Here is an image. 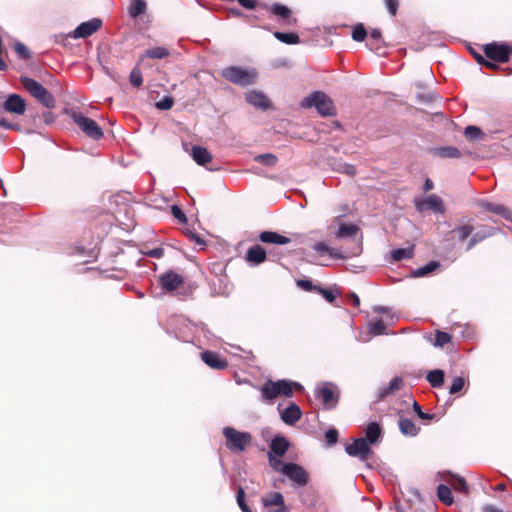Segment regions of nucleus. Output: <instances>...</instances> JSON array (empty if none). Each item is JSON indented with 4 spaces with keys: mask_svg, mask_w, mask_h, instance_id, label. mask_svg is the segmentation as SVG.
<instances>
[{
    "mask_svg": "<svg viewBox=\"0 0 512 512\" xmlns=\"http://www.w3.org/2000/svg\"><path fill=\"white\" fill-rule=\"evenodd\" d=\"M452 337L449 333L443 331H437L432 344L435 347H443L451 341Z\"/></svg>",
    "mask_w": 512,
    "mask_h": 512,
    "instance_id": "44",
    "label": "nucleus"
},
{
    "mask_svg": "<svg viewBox=\"0 0 512 512\" xmlns=\"http://www.w3.org/2000/svg\"><path fill=\"white\" fill-rule=\"evenodd\" d=\"M221 76L235 85L246 87L255 83L257 74L254 69L228 66L221 71Z\"/></svg>",
    "mask_w": 512,
    "mask_h": 512,
    "instance_id": "3",
    "label": "nucleus"
},
{
    "mask_svg": "<svg viewBox=\"0 0 512 512\" xmlns=\"http://www.w3.org/2000/svg\"><path fill=\"white\" fill-rule=\"evenodd\" d=\"M485 57L498 63H505L509 60L511 47L504 43H490L483 47Z\"/></svg>",
    "mask_w": 512,
    "mask_h": 512,
    "instance_id": "8",
    "label": "nucleus"
},
{
    "mask_svg": "<svg viewBox=\"0 0 512 512\" xmlns=\"http://www.w3.org/2000/svg\"><path fill=\"white\" fill-rule=\"evenodd\" d=\"M290 447L289 441L284 436H275L269 446L268 454L282 457Z\"/></svg>",
    "mask_w": 512,
    "mask_h": 512,
    "instance_id": "19",
    "label": "nucleus"
},
{
    "mask_svg": "<svg viewBox=\"0 0 512 512\" xmlns=\"http://www.w3.org/2000/svg\"><path fill=\"white\" fill-rule=\"evenodd\" d=\"M446 474H447L448 478H445V480L452 486V488L456 492H462L465 494L469 493L468 485L466 483V480L463 477L453 474L449 471L446 472Z\"/></svg>",
    "mask_w": 512,
    "mask_h": 512,
    "instance_id": "25",
    "label": "nucleus"
},
{
    "mask_svg": "<svg viewBox=\"0 0 512 512\" xmlns=\"http://www.w3.org/2000/svg\"><path fill=\"white\" fill-rule=\"evenodd\" d=\"M440 266V263L437 261H430L426 265L419 267L413 272L415 277H423L428 275L429 273L435 271Z\"/></svg>",
    "mask_w": 512,
    "mask_h": 512,
    "instance_id": "38",
    "label": "nucleus"
},
{
    "mask_svg": "<svg viewBox=\"0 0 512 512\" xmlns=\"http://www.w3.org/2000/svg\"><path fill=\"white\" fill-rule=\"evenodd\" d=\"M147 254L153 258H161L164 254V250L162 248L157 247L150 250Z\"/></svg>",
    "mask_w": 512,
    "mask_h": 512,
    "instance_id": "64",
    "label": "nucleus"
},
{
    "mask_svg": "<svg viewBox=\"0 0 512 512\" xmlns=\"http://www.w3.org/2000/svg\"><path fill=\"white\" fill-rule=\"evenodd\" d=\"M270 12L275 16L279 17L281 20H284L287 24L295 23V19L290 18L291 11L290 9L282 4H273L270 7Z\"/></svg>",
    "mask_w": 512,
    "mask_h": 512,
    "instance_id": "30",
    "label": "nucleus"
},
{
    "mask_svg": "<svg viewBox=\"0 0 512 512\" xmlns=\"http://www.w3.org/2000/svg\"><path fill=\"white\" fill-rule=\"evenodd\" d=\"M437 497L445 505H452L454 498L452 496L451 488L446 484H440L437 487Z\"/></svg>",
    "mask_w": 512,
    "mask_h": 512,
    "instance_id": "31",
    "label": "nucleus"
},
{
    "mask_svg": "<svg viewBox=\"0 0 512 512\" xmlns=\"http://www.w3.org/2000/svg\"><path fill=\"white\" fill-rule=\"evenodd\" d=\"M170 55V52L167 48L157 46L152 47L144 51L143 57L151 58V59H163Z\"/></svg>",
    "mask_w": 512,
    "mask_h": 512,
    "instance_id": "33",
    "label": "nucleus"
},
{
    "mask_svg": "<svg viewBox=\"0 0 512 512\" xmlns=\"http://www.w3.org/2000/svg\"><path fill=\"white\" fill-rule=\"evenodd\" d=\"M368 49L375 53H379L385 46V42L382 38V33L379 29L374 28L370 31L368 42L366 43Z\"/></svg>",
    "mask_w": 512,
    "mask_h": 512,
    "instance_id": "24",
    "label": "nucleus"
},
{
    "mask_svg": "<svg viewBox=\"0 0 512 512\" xmlns=\"http://www.w3.org/2000/svg\"><path fill=\"white\" fill-rule=\"evenodd\" d=\"M185 234L186 236L191 239L192 241H194L197 245L199 246H203L205 245V242L204 240L197 234L195 233L194 231L190 230V229H187L185 231Z\"/></svg>",
    "mask_w": 512,
    "mask_h": 512,
    "instance_id": "60",
    "label": "nucleus"
},
{
    "mask_svg": "<svg viewBox=\"0 0 512 512\" xmlns=\"http://www.w3.org/2000/svg\"><path fill=\"white\" fill-rule=\"evenodd\" d=\"M305 108L315 107L322 116H333L335 108L332 100L323 92L315 91L302 101Z\"/></svg>",
    "mask_w": 512,
    "mask_h": 512,
    "instance_id": "4",
    "label": "nucleus"
},
{
    "mask_svg": "<svg viewBox=\"0 0 512 512\" xmlns=\"http://www.w3.org/2000/svg\"><path fill=\"white\" fill-rule=\"evenodd\" d=\"M102 26L100 18H92L78 25L69 36L74 39L87 38L97 32Z\"/></svg>",
    "mask_w": 512,
    "mask_h": 512,
    "instance_id": "10",
    "label": "nucleus"
},
{
    "mask_svg": "<svg viewBox=\"0 0 512 512\" xmlns=\"http://www.w3.org/2000/svg\"><path fill=\"white\" fill-rule=\"evenodd\" d=\"M171 213L180 223H187V216L178 205L174 204L171 206Z\"/></svg>",
    "mask_w": 512,
    "mask_h": 512,
    "instance_id": "53",
    "label": "nucleus"
},
{
    "mask_svg": "<svg viewBox=\"0 0 512 512\" xmlns=\"http://www.w3.org/2000/svg\"><path fill=\"white\" fill-rule=\"evenodd\" d=\"M473 232V226L469 224L457 226L451 233H456L460 241L467 239Z\"/></svg>",
    "mask_w": 512,
    "mask_h": 512,
    "instance_id": "42",
    "label": "nucleus"
},
{
    "mask_svg": "<svg viewBox=\"0 0 512 512\" xmlns=\"http://www.w3.org/2000/svg\"><path fill=\"white\" fill-rule=\"evenodd\" d=\"M368 331L374 336L386 334V326L381 319H378L368 325Z\"/></svg>",
    "mask_w": 512,
    "mask_h": 512,
    "instance_id": "41",
    "label": "nucleus"
},
{
    "mask_svg": "<svg viewBox=\"0 0 512 512\" xmlns=\"http://www.w3.org/2000/svg\"><path fill=\"white\" fill-rule=\"evenodd\" d=\"M313 249L321 254L330 252V247L326 245L324 242H318L313 246Z\"/></svg>",
    "mask_w": 512,
    "mask_h": 512,
    "instance_id": "61",
    "label": "nucleus"
},
{
    "mask_svg": "<svg viewBox=\"0 0 512 512\" xmlns=\"http://www.w3.org/2000/svg\"><path fill=\"white\" fill-rule=\"evenodd\" d=\"M317 293L321 294L329 303H333L336 299V294L332 290L322 288L321 286L317 288Z\"/></svg>",
    "mask_w": 512,
    "mask_h": 512,
    "instance_id": "58",
    "label": "nucleus"
},
{
    "mask_svg": "<svg viewBox=\"0 0 512 512\" xmlns=\"http://www.w3.org/2000/svg\"><path fill=\"white\" fill-rule=\"evenodd\" d=\"M444 377H445V374L442 370L440 369H435V370H432L430 371L428 374H427V381L430 383V385L434 388H438V387H441L444 383Z\"/></svg>",
    "mask_w": 512,
    "mask_h": 512,
    "instance_id": "34",
    "label": "nucleus"
},
{
    "mask_svg": "<svg viewBox=\"0 0 512 512\" xmlns=\"http://www.w3.org/2000/svg\"><path fill=\"white\" fill-rule=\"evenodd\" d=\"M413 410L420 419L432 420L434 418L433 414L423 412L421 406L416 401L413 402Z\"/></svg>",
    "mask_w": 512,
    "mask_h": 512,
    "instance_id": "57",
    "label": "nucleus"
},
{
    "mask_svg": "<svg viewBox=\"0 0 512 512\" xmlns=\"http://www.w3.org/2000/svg\"><path fill=\"white\" fill-rule=\"evenodd\" d=\"M335 170L341 173H345L346 175L353 176L356 174V167L352 164L346 162H338L336 163Z\"/></svg>",
    "mask_w": 512,
    "mask_h": 512,
    "instance_id": "47",
    "label": "nucleus"
},
{
    "mask_svg": "<svg viewBox=\"0 0 512 512\" xmlns=\"http://www.w3.org/2000/svg\"><path fill=\"white\" fill-rule=\"evenodd\" d=\"M415 209L419 213L431 211L434 214H444L446 212L443 200L436 194H429L426 197L414 199Z\"/></svg>",
    "mask_w": 512,
    "mask_h": 512,
    "instance_id": "7",
    "label": "nucleus"
},
{
    "mask_svg": "<svg viewBox=\"0 0 512 512\" xmlns=\"http://www.w3.org/2000/svg\"><path fill=\"white\" fill-rule=\"evenodd\" d=\"M147 10V3L145 0H131L127 8L128 15L132 19L139 18Z\"/></svg>",
    "mask_w": 512,
    "mask_h": 512,
    "instance_id": "29",
    "label": "nucleus"
},
{
    "mask_svg": "<svg viewBox=\"0 0 512 512\" xmlns=\"http://www.w3.org/2000/svg\"><path fill=\"white\" fill-rule=\"evenodd\" d=\"M404 385V381L401 377L395 376L387 386H382L378 388V399L383 400L387 396L395 393L402 389Z\"/></svg>",
    "mask_w": 512,
    "mask_h": 512,
    "instance_id": "20",
    "label": "nucleus"
},
{
    "mask_svg": "<svg viewBox=\"0 0 512 512\" xmlns=\"http://www.w3.org/2000/svg\"><path fill=\"white\" fill-rule=\"evenodd\" d=\"M267 456H268V461H269V465L270 467L275 471V472H278V473H281L283 474L284 473V467L287 466V463H284L280 457H278L277 455H272V454H268L267 453Z\"/></svg>",
    "mask_w": 512,
    "mask_h": 512,
    "instance_id": "40",
    "label": "nucleus"
},
{
    "mask_svg": "<svg viewBox=\"0 0 512 512\" xmlns=\"http://www.w3.org/2000/svg\"><path fill=\"white\" fill-rule=\"evenodd\" d=\"M246 101L254 106L255 108H259L262 110H267L270 106V102L265 94L260 91L252 90L245 94Z\"/></svg>",
    "mask_w": 512,
    "mask_h": 512,
    "instance_id": "18",
    "label": "nucleus"
},
{
    "mask_svg": "<svg viewBox=\"0 0 512 512\" xmlns=\"http://www.w3.org/2000/svg\"><path fill=\"white\" fill-rule=\"evenodd\" d=\"M70 117L87 137L94 140H99L103 137V131L101 127L93 119L86 117L82 113L76 111H73L70 114Z\"/></svg>",
    "mask_w": 512,
    "mask_h": 512,
    "instance_id": "6",
    "label": "nucleus"
},
{
    "mask_svg": "<svg viewBox=\"0 0 512 512\" xmlns=\"http://www.w3.org/2000/svg\"><path fill=\"white\" fill-rule=\"evenodd\" d=\"M326 443L331 446L336 444L338 440V431L335 428H330L325 432Z\"/></svg>",
    "mask_w": 512,
    "mask_h": 512,
    "instance_id": "56",
    "label": "nucleus"
},
{
    "mask_svg": "<svg viewBox=\"0 0 512 512\" xmlns=\"http://www.w3.org/2000/svg\"><path fill=\"white\" fill-rule=\"evenodd\" d=\"M26 107L25 99L16 93L9 94L3 103L5 111L17 115H23L26 111Z\"/></svg>",
    "mask_w": 512,
    "mask_h": 512,
    "instance_id": "14",
    "label": "nucleus"
},
{
    "mask_svg": "<svg viewBox=\"0 0 512 512\" xmlns=\"http://www.w3.org/2000/svg\"><path fill=\"white\" fill-rule=\"evenodd\" d=\"M361 251H362V248H361V246H360V245H357L356 250H355L354 252L350 253V254H344L343 252H341V251H340V250H338V249H333V248H331V249H330V252H329V255H330L331 257H334V258L345 259V258H347V257H349V256H355V255H358V254H360V253H361Z\"/></svg>",
    "mask_w": 512,
    "mask_h": 512,
    "instance_id": "48",
    "label": "nucleus"
},
{
    "mask_svg": "<svg viewBox=\"0 0 512 512\" xmlns=\"http://www.w3.org/2000/svg\"><path fill=\"white\" fill-rule=\"evenodd\" d=\"M265 512H289L284 497L280 492H270L262 496Z\"/></svg>",
    "mask_w": 512,
    "mask_h": 512,
    "instance_id": "9",
    "label": "nucleus"
},
{
    "mask_svg": "<svg viewBox=\"0 0 512 512\" xmlns=\"http://www.w3.org/2000/svg\"><path fill=\"white\" fill-rule=\"evenodd\" d=\"M15 52L21 59H29L31 57L30 51L27 49V47L21 43L17 42L14 46Z\"/></svg>",
    "mask_w": 512,
    "mask_h": 512,
    "instance_id": "52",
    "label": "nucleus"
},
{
    "mask_svg": "<svg viewBox=\"0 0 512 512\" xmlns=\"http://www.w3.org/2000/svg\"><path fill=\"white\" fill-rule=\"evenodd\" d=\"M190 155L193 158V160L198 165H201V166L206 165L207 163L211 162V160H212L211 153L206 148H204L202 146H198V145L192 146Z\"/></svg>",
    "mask_w": 512,
    "mask_h": 512,
    "instance_id": "23",
    "label": "nucleus"
},
{
    "mask_svg": "<svg viewBox=\"0 0 512 512\" xmlns=\"http://www.w3.org/2000/svg\"><path fill=\"white\" fill-rule=\"evenodd\" d=\"M20 83L24 89L46 108L55 107L54 96L41 83L28 76H21Z\"/></svg>",
    "mask_w": 512,
    "mask_h": 512,
    "instance_id": "1",
    "label": "nucleus"
},
{
    "mask_svg": "<svg viewBox=\"0 0 512 512\" xmlns=\"http://www.w3.org/2000/svg\"><path fill=\"white\" fill-rule=\"evenodd\" d=\"M223 435L226 447L232 452H242L251 444L252 435L249 432H240L232 427H224Z\"/></svg>",
    "mask_w": 512,
    "mask_h": 512,
    "instance_id": "5",
    "label": "nucleus"
},
{
    "mask_svg": "<svg viewBox=\"0 0 512 512\" xmlns=\"http://www.w3.org/2000/svg\"><path fill=\"white\" fill-rule=\"evenodd\" d=\"M274 37L280 42L286 44H298L300 42V38L296 33H286V32H274Z\"/></svg>",
    "mask_w": 512,
    "mask_h": 512,
    "instance_id": "35",
    "label": "nucleus"
},
{
    "mask_svg": "<svg viewBox=\"0 0 512 512\" xmlns=\"http://www.w3.org/2000/svg\"><path fill=\"white\" fill-rule=\"evenodd\" d=\"M465 381L462 377H454L449 387L450 394H456L460 392L464 387Z\"/></svg>",
    "mask_w": 512,
    "mask_h": 512,
    "instance_id": "51",
    "label": "nucleus"
},
{
    "mask_svg": "<svg viewBox=\"0 0 512 512\" xmlns=\"http://www.w3.org/2000/svg\"><path fill=\"white\" fill-rule=\"evenodd\" d=\"M436 153L442 158H459L461 152L454 146H445L437 148Z\"/></svg>",
    "mask_w": 512,
    "mask_h": 512,
    "instance_id": "37",
    "label": "nucleus"
},
{
    "mask_svg": "<svg viewBox=\"0 0 512 512\" xmlns=\"http://www.w3.org/2000/svg\"><path fill=\"white\" fill-rule=\"evenodd\" d=\"M398 425L400 432L405 436L414 437L420 431V428L414 423V421L408 418H400Z\"/></svg>",
    "mask_w": 512,
    "mask_h": 512,
    "instance_id": "26",
    "label": "nucleus"
},
{
    "mask_svg": "<svg viewBox=\"0 0 512 512\" xmlns=\"http://www.w3.org/2000/svg\"><path fill=\"white\" fill-rule=\"evenodd\" d=\"M183 281V277L173 271H167L159 277V284L166 292H173Z\"/></svg>",
    "mask_w": 512,
    "mask_h": 512,
    "instance_id": "15",
    "label": "nucleus"
},
{
    "mask_svg": "<svg viewBox=\"0 0 512 512\" xmlns=\"http://www.w3.org/2000/svg\"><path fill=\"white\" fill-rule=\"evenodd\" d=\"M296 284L298 287H300L301 289L308 291V292H311V291L317 292V288H319L318 285H314L312 283V281L309 279L297 280Z\"/></svg>",
    "mask_w": 512,
    "mask_h": 512,
    "instance_id": "54",
    "label": "nucleus"
},
{
    "mask_svg": "<svg viewBox=\"0 0 512 512\" xmlns=\"http://www.w3.org/2000/svg\"><path fill=\"white\" fill-rule=\"evenodd\" d=\"M464 135L470 139V140H480L483 138L484 136V133L482 132V130L477 127V126H473V125H470V126H467L464 130Z\"/></svg>",
    "mask_w": 512,
    "mask_h": 512,
    "instance_id": "43",
    "label": "nucleus"
},
{
    "mask_svg": "<svg viewBox=\"0 0 512 512\" xmlns=\"http://www.w3.org/2000/svg\"><path fill=\"white\" fill-rule=\"evenodd\" d=\"M367 37V31L362 23L353 27L352 39L356 42H362Z\"/></svg>",
    "mask_w": 512,
    "mask_h": 512,
    "instance_id": "45",
    "label": "nucleus"
},
{
    "mask_svg": "<svg viewBox=\"0 0 512 512\" xmlns=\"http://www.w3.org/2000/svg\"><path fill=\"white\" fill-rule=\"evenodd\" d=\"M283 475L298 486H305L309 481L308 473L297 463H287V466L284 467Z\"/></svg>",
    "mask_w": 512,
    "mask_h": 512,
    "instance_id": "12",
    "label": "nucleus"
},
{
    "mask_svg": "<svg viewBox=\"0 0 512 512\" xmlns=\"http://www.w3.org/2000/svg\"><path fill=\"white\" fill-rule=\"evenodd\" d=\"M420 100H422L423 102L425 103H430L432 101H434L436 98H437V94L434 93V92H429L428 94L424 95H418L417 96Z\"/></svg>",
    "mask_w": 512,
    "mask_h": 512,
    "instance_id": "62",
    "label": "nucleus"
},
{
    "mask_svg": "<svg viewBox=\"0 0 512 512\" xmlns=\"http://www.w3.org/2000/svg\"><path fill=\"white\" fill-rule=\"evenodd\" d=\"M384 2L389 14L396 15L399 6L398 0H384Z\"/></svg>",
    "mask_w": 512,
    "mask_h": 512,
    "instance_id": "59",
    "label": "nucleus"
},
{
    "mask_svg": "<svg viewBox=\"0 0 512 512\" xmlns=\"http://www.w3.org/2000/svg\"><path fill=\"white\" fill-rule=\"evenodd\" d=\"M266 258H267L266 251L259 244L254 245L247 250L246 260H247V262H249L253 265H259V264L263 263L266 260Z\"/></svg>",
    "mask_w": 512,
    "mask_h": 512,
    "instance_id": "21",
    "label": "nucleus"
},
{
    "mask_svg": "<svg viewBox=\"0 0 512 512\" xmlns=\"http://www.w3.org/2000/svg\"><path fill=\"white\" fill-rule=\"evenodd\" d=\"M334 388L336 386L331 382H325L322 386H318L315 390V397L322 399L323 403L328 408H333L338 402V398L335 396Z\"/></svg>",
    "mask_w": 512,
    "mask_h": 512,
    "instance_id": "13",
    "label": "nucleus"
},
{
    "mask_svg": "<svg viewBox=\"0 0 512 512\" xmlns=\"http://www.w3.org/2000/svg\"><path fill=\"white\" fill-rule=\"evenodd\" d=\"M0 127L5 128V129H10V130H14V129L18 130L19 129V125L8 122L5 119L0 120Z\"/></svg>",
    "mask_w": 512,
    "mask_h": 512,
    "instance_id": "63",
    "label": "nucleus"
},
{
    "mask_svg": "<svg viewBox=\"0 0 512 512\" xmlns=\"http://www.w3.org/2000/svg\"><path fill=\"white\" fill-rule=\"evenodd\" d=\"M490 235V233H486V232H477L475 234H471V238L468 242V245L466 247V250H470L472 249L477 243H479L480 241L484 240L486 237H488Z\"/></svg>",
    "mask_w": 512,
    "mask_h": 512,
    "instance_id": "49",
    "label": "nucleus"
},
{
    "mask_svg": "<svg viewBox=\"0 0 512 512\" xmlns=\"http://www.w3.org/2000/svg\"><path fill=\"white\" fill-rule=\"evenodd\" d=\"M174 100L172 97L165 96L160 101L156 102V107L159 110H169L172 108Z\"/></svg>",
    "mask_w": 512,
    "mask_h": 512,
    "instance_id": "55",
    "label": "nucleus"
},
{
    "mask_svg": "<svg viewBox=\"0 0 512 512\" xmlns=\"http://www.w3.org/2000/svg\"><path fill=\"white\" fill-rule=\"evenodd\" d=\"M290 380L281 379L277 381L268 380L260 388L261 401L272 403L277 397H292L293 391L290 388Z\"/></svg>",
    "mask_w": 512,
    "mask_h": 512,
    "instance_id": "2",
    "label": "nucleus"
},
{
    "mask_svg": "<svg viewBox=\"0 0 512 512\" xmlns=\"http://www.w3.org/2000/svg\"><path fill=\"white\" fill-rule=\"evenodd\" d=\"M202 361L210 368L224 370L228 367L226 359L222 358L218 353L213 351H204L201 353Z\"/></svg>",
    "mask_w": 512,
    "mask_h": 512,
    "instance_id": "17",
    "label": "nucleus"
},
{
    "mask_svg": "<svg viewBox=\"0 0 512 512\" xmlns=\"http://www.w3.org/2000/svg\"><path fill=\"white\" fill-rule=\"evenodd\" d=\"M236 500L242 512H252V510L245 502V491L241 486H239L237 489Z\"/></svg>",
    "mask_w": 512,
    "mask_h": 512,
    "instance_id": "46",
    "label": "nucleus"
},
{
    "mask_svg": "<svg viewBox=\"0 0 512 512\" xmlns=\"http://www.w3.org/2000/svg\"><path fill=\"white\" fill-rule=\"evenodd\" d=\"M254 160L258 163H261L265 166L272 167L275 166L278 158L276 155L272 153L258 154L254 157Z\"/></svg>",
    "mask_w": 512,
    "mask_h": 512,
    "instance_id": "39",
    "label": "nucleus"
},
{
    "mask_svg": "<svg viewBox=\"0 0 512 512\" xmlns=\"http://www.w3.org/2000/svg\"><path fill=\"white\" fill-rule=\"evenodd\" d=\"M130 83L135 87H140L143 83L142 73L139 68H134L129 75Z\"/></svg>",
    "mask_w": 512,
    "mask_h": 512,
    "instance_id": "50",
    "label": "nucleus"
},
{
    "mask_svg": "<svg viewBox=\"0 0 512 512\" xmlns=\"http://www.w3.org/2000/svg\"><path fill=\"white\" fill-rule=\"evenodd\" d=\"M413 255H414V250L412 247L398 248V249H394L390 252L391 259L394 262L410 259L413 257Z\"/></svg>",
    "mask_w": 512,
    "mask_h": 512,
    "instance_id": "32",
    "label": "nucleus"
},
{
    "mask_svg": "<svg viewBox=\"0 0 512 512\" xmlns=\"http://www.w3.org/2000/svg\"><path fill=\"white\" fill-rule=\"evenodd\" d=\"M259 239L263 243L286 245L291 242L290 238L280 235L274 231H263L259 235Z\"/></svg>",
    "mask_w": 512,
    "mask_h": 512,
    "instance_id": "22",
    "label": "nucleus"
},
{
    "mask_svg": "<svg viewBox=\"0 0 512 512\" xmlns=\"http://www.w3.org/2000/svg\"><path fill=\"white\" fill-rule=\"evenodd\" d=\"M482 206L487 211L498 214L501 217H503L504 219L512 221V210H510L509 208H507L501 204L491 203V202H485V203H483Z\"/></svg>",
    "mask_w": 512,
    "mask_h": 512,
    "instance_id": "27",
    "label": "nucleus"
},
{
    "mask_svg": "<svg viewBox=\"0 0 512 512\" xmlns=\"http://www.w3.org/2000/svg\"><path fill=\"white\" fill-rule=\"evenodd\" d=\"M301 417V408L294 402L290 403L284 410H280L281 420L289 426L295 425Z\"/></svg>",
    "mask_w": 512,
    "mask_h": 512,
    "instance_id": "16",
    "label": "nucleus"
},
{
    "mask_svg": "<svg viewBox=\"0 0 512 512\" xmlns=\"http://www.w3.org/2000/svg\"><path fill=\"white\" fill-rule=\"evenodd\" d=\"M345 452L349 456L359 458L361 461L367 460L372 454V450L364 438L354 439L353 443L346 445Z\"/></svg>",
    "mask_w": 512,
    "mask_h": 512,
    "instance_id": "11",
    "label": "nucleus"
},
{
    "mask_svg": "<svg viewBox=\"0 0 512 512\" xmlns=\"http://www.w3.org/2000/svg\"><path fill=\"white\" fill-rule=\"evenodd\" d=\"M382 434V429L377 422H370L365 429V437L367 443L375 444Z\"/></svg>",
    "mask_w": 512,
    "mask_h": 512,
    "instance_id": "28",
    "label": "nucleus"
},
{
    "mask_svg": "<svg viewBox=\"0 0 512 512\" xmlns=\"http://www.w3.org/2000/svg\"><path fill=\"white\" fill-rule=\"evenodd\" d=\"M358 227L354 224H341L336 232L337 238L352 237L356 234Z\"/></svg>",
    "mask_w": 512,
    "mask_h": 512,
    "instance_id": "36",
    "label": "nucleus"
}]
</instances>
